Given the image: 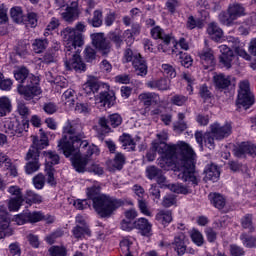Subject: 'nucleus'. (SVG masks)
<instances>
[{"instance_id":"5","label":"nucleus","mask_w":256,"mask_h":256,"mask_svg":"<svg viewBox=\"0 0 256 256\" xmlns=\"http://www.w3.org/2000/svg\"><path fill=\"white\" fill-rule=\"evenodd\" d=\"M49 143L47 140H40L39 142L33 141V146L28 150L25 160L27 161L25 165V171L27 175H33L41 169V162H39L40 151L45 149Z\"/></svg>"},{"instance_id":"4","label":"nucleus","mask_w":256,"mask_h":256,"mask_svg":"<svg viewBox=\"0 0 256 256\" xmlns=\"http://www.w3.org/2000/svg\"><path fill=\"white\" fill-rule=\"evenodd\" d=\"M64 39H66L65 44V60L64 65L67 71H76V73H83L87 69V66L81 59L79 55L80 51L77 47H83L85 42L81 37L79 32L71 30L69 28L63 31Z\"/></svg>"},{"instance_id":"24","label":"nucleus","mask_w":256,"mask_h":256,"mask_svg":"<svg viewBox=\"0 0 256 256\" xmlns=\"http://www.w3.org/2000/svg\"><path fill=\"white\" fill-rule=\"evenodd\" d=\"M220 52L222 53L220 55V63L227 69H231V61H233V58L235 57V55H233V50L227 45H222L220 46Z\"/></svg>"},{"instance_id":"2","label":"nucleus","mask_w":256,"mask_h":256,"mask_svg":"<svg viewBox=\"0 0 256 256\" xmlns=\"http://www.w3.org/2000/svg\"><path fill=\"white\" fill-rule=\"evenodd\" d=\"M103 188L99 182H95L92 186L86 188L87 199H78L74 201V207L79 211L91 207L89 201L92 202V207L101 219H109L119 207H122L123 201L112 198L101 192Z\"/></svg>"},{"instance_id":"41","label":"nucleus","mask_w":256,"mask_h":256,"mask_svg":"<svg viewBox=\"0 0 256 256\" xmlns=\"http://www.w3.org/2000/svg\"><path fill=\"white\" fill-rule=\"evenodd\" d=\"M240 241H242V244L244 247H247L248 249H253L256 247V237L251 236L247 233H242L240 235Z\"/></svg>"},{"instance_id":"15","label":"nucleus","mask_w":256,"mask_h":256,"mask_svg":"<svg viewBox=\"0 0 256 256\" xmlns=\"http://www.w3.org/2000/svg\"><path fill=\"white\" fill-rule=\"evenodd\" d=\"M233 153L238 159H244L247 155L256 157V146L249 142H242L234 147Z\"/></svg>"},{"instance_id":"44","label":"nucleus","mask_w":256,"mask_h":256,"mask_svg":"<svg viewBox=\"0 0 256 256\" xmlns=\"http://www.w3.org/2000/svg\"><path fill=\"white\" fill-rule=\"evenodd\" d=\"M120 249L124 256H133V243L128 238H124L120 242Z\"/></svg>"},{"instance_id":"23","label":"nucleus","mask_w":256,"mask_h":256,"mask_svg":"<svg viewBox=\"0 0 256 256\" xmlns=\"http://www.w3.org/2000/svg\"><path fill=\"white\" fill-rule=\"evenodd\" d=\"M201 18L195 19L193 16H189L186 22L187 29L193 30L195 27L203 29V21L209 17V12L206 10H200Z\"/></svg>"},{"instance_id":"30","label":"nucleus","mask_w":256,"mask_h":256,"mask_svg":"<svg viewBox=\"0 0 256 256\" xmlns=\"http://www.w3.org/2000/svg\"><path fill=\"white\" fill-rule=\"evenodd\" d=\"M23 203L30 206L39 205L40 203H43V196L35 193L33 190H26L23 196Z\"/></svg>"},{"instance_id":"58","label":"nucleus","mask_w":256,"mask_h":256,"mask_svg":"<svg viewBox=\"0 0 256 256\" xmlns=\"http://www.w3.org/2000/svg\"><path fill=\"white\" fill-rule=\"evenodd\" d=\"M45 175L43 173H39L36 176L33 177L32 183L35 187V189H43L45 187Z\"/></svg>"},{"instance_id":"51","label":"nucleus","mask_w":256,"mask_h":256,"mask_svg":"<svg viewBox=\"0 0 256 256\" xmlns=\"http://www.w3.org/2000/svg\"><path fill=\"white\" fill-rule=\"evenodd\" d=\"M179 62L181 63L182 67L189 69L191 65H193V58L191 55L183 52H179Z\"/></svg>"},{"instance_id":"37","label":"nucleus","mask_w":256,"mask_h":256,"mask_svg":"<svg viewBox=\"0 0 256 256\" xmlns=\"http://www.w3.org/2000/svg\"><path fill=\"white\" fill-rule=\"evenodd\" d=\"M72 233L75 239H83L85 235H87L88 237H91V229H89V226L76 225L73 228Z\"/></svg>"},{"instance_id":"40","label":"nucleus","mask_w":256,"mask_h":256,"mask_svg":"<svg viewBox=\"0 0 256 256\" xmlns=\"http://www.w3.org/2000/svg\"><path fill=\"white\" fill-rule=\"evenodd\" d=\"M185 120V113L179 112L178 113V121L174 122L173 129L177 131V133H183L187 129V123Z\"/></svg>"},{"instance_id":"61","label":"nucleus","mask_w":256,"mask_h":256,"mask_svg":"<svg viewBox=\"0 0 256 256\" xmlns=\"http://www.w3.org/2000/svg\"><path fill=\"white\" fill-rule=\"evenodd\" d=\"M191 239L195 245L198 247H202V245L205 243V239L203 238V234L199 232L198 230H194L191 234Z\"/></svg>"},{"instance_id":"1","label":"nucleus","mask_w":256,"mask_h":256,"mask_svg":"<svg viewBox=\"0 0 256 256\" xmlns=\"http://www.w3.org/2000/svg\"><path fill=\"white\" fill-rule=\"evenodd\" d=\"M158 159V165L161 169L169 171L173 169L178 172V179H181L187 185L197 187L199 185V174L195 171V151L185 142L175 145H168L165 152Z\"/></svg>"},{"instance_id":"14","label":"nucleus","mask_w":256,"mask_h":256,"mask_svg":"<svg viewBox=\"0 0 256 256\" xmlns=\"http://www.w3.org/2000/svg\"><path fill=\"white\" fill-rule=\"evenodd\" d=\"M151 36L153 39H161L163 44H160L158 49L163 51V53L168 51V47L171 44V34L165 33V30H163L160 26H155L150 31Z\"/></svg>"},{"instance_id":"3","label":"nucleus","mask_w":256,"mask_h":256,"mask_svg":"<svg viewBox=\"0 0 256 256\" xmlns=\"http://www.w3.org/2000/svg\"><path fill=\"white\" fill-rule=\"evenodd\" d=\"M85 139V132H83V124L79 118L68 120L63 127V136L58 141V149L62 151L65 157L77 155L79 147L81 151L87 149L89 142Z\"/></svg>"},{"instance_id":"25","label":"nucleus","mask_w":256,"mask_h":256,"mask_svg":"<svg viewBox=\"0 0 256 256\" xmlns=\"http://www.w3.org/2000/svg\"><path fill=\"white\" fill-rule=\"evenodd\" d=\"M146 86L149 89H158V91H169V89H171V80L167 78L151 80L146 83Z\"/></svg>"},{"instance_id":"17","label":"nucleus","mask_w":256,"mask_h":256,"mask_svg":"<svg viewBox=\"0 0 256 256\" xmlns=\"http://www.w3.org/2000/svg\"><path fill=\"white\" fill-rule=\"evenodd\" d=\"M13 235V230L9 228V214L3 208L0 209V239Z\"/></svg>"},{"instance_id":"21","label":"nucleus","mask_w":256,"mask_h":256,"mask_svg":"<svg viewBox=\"0 0 256 256\" xmlns=\"http://www.w3.org/2000/svg\"><path fill=\"white\" fill-rule=\"evenodd\" d=\"M14 77L16 81H19V85H26L27 83H31V81H35V79H37V76L30 74L29 69L25 67L14 71Z\"/></svg>"},{"instance_id":"48","label":"nucleus","mask_w":256,"mask_h":256,"mask_svg":"<svg viewBox=\"0 0 256 256\" xmlns=\"http://www.w3.org/2000/svg\"><path fill=\"white\" fill-rule=\"evenodd\" d=\"M228 166L233 171V173H239V171H242V173H246L249 177V168H247V166H244L237 161H229Z\"/></svg>"},{"instance_id":"52","label":"nucleus","mask_w":256,"mask_h":256,"mask_svg":"<svg viewBox=\"0 0 256 256\" xmlns=\"http://www.w3.org/2000/svg\"><path fill=\"white\" fill-rule=\"evenodd\" d=\"M242 227L243 229H249L251 233L255 231V227H253V215L252 214H246L242 218Z\"/></svg>"},{"instance_id":"20","label":"nucleus","mask_w":256,"mask_h":256,"mask_svg":"<svg viewBox=\"0 0 256 256\" xmlns=\"http://www.w3.org/2000/svg\"><path fill=\"white\" fill-rule=\"evenodd\" d=\"M125 155L123 153H116L114 159L107 161V169L110 173H115V171H121L123 165H125Z\"/></svg>"},{"instance_id":"12","label":"nucleus","mask_w":256,"mask_h":256,"mask_svg":"<svg viewBox=\"0 0 256 256\" xmlns=\"http://www.w3.org/2000/svg\"><path fill=\"white\" fill-rule=\"evenodd\" d=\"M92 45L102 55H109L111 53V42L105 38L104 33L91 34Z\"/></svg>"},{"instance_id":"16","label":"nucleus","mask_w":256,"mask_h":256,"mask_svg":"<svg viewBox=\"0 0 256 256\" xmlns=\"http://www.w3.org/2000/svg\"><path fill=\"white\" fill-rule=\"evenodd\" d=\"M42 219L43 213L41 212H25L14 217V221L17 225H25V223H39Z\"/></svg>"},{"instance_id":"6","label":"nucleus","mask_w":256,"mask_h":256,"mask_svg":"<svg viewBox=\"0 0 256 256\" xmlns=\"http://www.w3.org/2000/svg\"><path fill=\"white\" fill-rule=\"evenodd\" d=\"M97 151V146H87V148L81 150V147H79V152L76 154H71L70 157L72 158V165L77 171V173H85L87 171V164L89 163L91 156L95 154Z\"/></svg>"},{"instance_id":"19","label":"nucleus","mask_w":256,"mask_h":256,"mask_svg":"<svg viewBox=\"0 0 256 256\" xmlns=\"http://www.w3.org/2000/svg\"><path fill=\"white\" fill-rule=\"evenodd\" d=\"M200 61L205 69L213 67L215 65V54L213 49L206 47L201 52H199Z\"/></svg>"},{"instance_id":"55","label":"nucleus","mask_w":256,"mask_h":256,"mask_svg":"<svg viewBox=\"0 0 256 256\" xmlns=\"http://www.w3.org/2000/svg\"><path fill=\"white\" fill-rule=\"evenodd\" d=\"M162 73L170 79L177 77V71H175V68L171 64H162Z\"/></svg>"},{"instance_id":"13","label":"nucleus","mask_w":256,"mask_h":256,"mask_svg":"<svg viewBox=\"0 0 256 256\" xmlns=\"http://www.w3.org/2000/svg\"><path fill=\"white\" fill-rule=\"evenodd\" d=\"M210 131H212L216 141H223V139H227L233 133V127L229 123L221 125L215 122L210 125Z\"/></svg>"},{"instance_id":"27","label":"nucleus","mask_w":256,"mask_h":256,"mask_svg":"<svg viewBox=\"0 0 256 256\" xmlns=\"http://www.w3.org/2000/svg\"><path fill=\"white\" fill-rule=\"evenodd\" d=\"M99 103H103L104 107H113L117 98L113 90L103 91L98 96Z\"/></svg>"},{"instance_id":"57","label":"nucleus","mask_w":256,"mask_h":256,"mask_svg":"<svg viewBox=\"0 0 256 256\" xmlns=\"http://www.w3.org/2000/svg\"><path fill=\"white\" fill-rule=\"evenodd\" d=\"M204 143L208 149H215V134L211 130L204 133Z\"/></svg>"},{"instance_id":"32","label":"nucleus","mask_w":256,"mask_h":256,"mask_svg":"<svg viewBox=\"0 0 256 256\" xmlns=\"http://www.w3.org/2000/svg\"><path fill=\"white\" fill-rule=\"evenodd\" d=\"M207 33L210 35L213 41H221L223 38V30L215 22L208 25Z\"/></svg>"},{"instance_id":"47","label":"nucleus","mask_w":256,"mask_h":256,"mask_svg":"<svg viewBox=\"0 0 256 256\" xmlns=\"http://www.w3.org/2000/svg\"><path fill=\"white\" fill-rule=\"evenodd\" d=\"M139 57H141V54L137 52H133L130 48H127L124 51V56H123V63H134L135 60H137Z\"/></svg>"},{"instance_id":"29","label":"nucleus","mask_w":256,"mask_h":256,"mask_svg":"<svg viewBox=\"0 0 256 256\" xmlns=\"http://www.w3.org/2000/svg\"><path fill=\"white\" fill-rule=\"evenodd\" d=\"M139 101L143 103L145 107H151V105L154 103V105H157L159 103V94L154 92H146L142 93L138 96Z\"/></svg>"},{"instance_id":"33","label":"nucleus","mask_w":256,"mask_h":256,"mask_svg":"<svg viewBox=\"0 0 256 256\" xmlns=\"http://www.w3.org/2000/svg\"><path fill=\"white\" fill-rule=\"evenodd\" d=\"M213 82L216 89H227V87L231 85V79L229 78V76H225L224 74L214 75Z\"/></svg>"},{"instance_id":"53","label":"nucleus","mask_w":256,"mask_h":256,"mask_svg":"<svg viewBox=\"0 0 256 256\" xmlns=\"http://www.w3.org/2000/svg\"><path fill=\"white\" fill-rule=\"evenodd\" d=\"M10 15L15 23H23V10H21V7H13L10 10Z\"/></svg>"},{"instance_id":"43","label":"nucleus","mask_w":256,"mask_h":256,"mask_svg":"<svg viewBox=\"0 0 256 256\" xmlns=\"http://www.w3.org/2000/svg\"><path fill=\"white\" fill-rule=\"evenodd\" d=\"M88 23L92 25V27H101V25H103V11L95 10L93 17L88 19Z\"/></svg>"},{"instance_id":"39","label":"nucleus","mask_w":256,"mask_h":256,"mask_svg":"<svg viewBox=\"0 0 256 256\" xmlns=\"http://www.w3.org/2000/svg\"><path fill=\"white\" fill-rule=\"evenodd\" d=\"M64 105L66 107H73L75 105V90L73 89H68L66 90L61 97Z\"/></svg>"},{"instance_id":"59","label":"nucleus","mask_w":256,"mask_h":256,"mask_svg":"<svg viewBox=\"0 0 256 256\" xmlns=\"http://www.w3.org/2000/svg\"><path fill=\"white\" fill-rule=\"evenodd\" d=\"M49 253L50 256H67V248L65 246H52Z\"/></svg>"},{"instance_id":"11","label":"nucleus","mask_w":256,"mask_h":256,"mask_svg":"<svg viewBox=\"0 0 256 256\" xmlns=\"http://www.w3.org/2000/svg\"><path fill=\"white\" fill-rule=\"evenodd\" d=\"M8 193L12 196L8 202L9 211H19L23 205V191L19 186H10Z\"/></svg>"},{"instance_id":"31","label":"nucleus","mask_w":256,"mask_h":256,"mask_svg":"<svg viewBox=\"0 0 256 256\" xmlns=\"http://www.w3.org/2000/svg\"><path fill=\"white\" fill-rule=\"evenodd\" d=\"M132 66L136 75H139L140 77H145V75H147V61L145 60V58H143V56H140L138 59H136L133 62Z\"/></svg>"},{"instance_id":"35","label":"nucleus","mask_w":256,"mask_h":256,"mask_svg":"<svg viewBox=\"0 0 256 256\" xmlns=\"http://www.w3.org/2000/svg\"><path fill=\"white\" fill-rule=\"evenodd\" d=\"M228 13L230 14L231 18L236 21V19H239V17H243L245 15V8L241 6V4H231L228 7Z\"/></svg>"},{"instance_id":"38","label":"nucleus","mask_w":256,"mask_h":256,"mask_svg":"<svg viewBox=\"0 0 256 256\" xmlns=\"http://www.w3.org/2000/svg\"><path fill=\"white\" fill-rule=\"evenodd\" d=\"M209 199L216 209H223L226 205L225 197L219 193L210 194Z\"/></svg>"},{"instance_id":"45","label":"nucleus","mask_w":256,"mask_h":256,"mask_svg":"<svg viewBox=\"0 0 256 256\" xmlns=\"http://www.w3.org/2000/svg\"><path fill=\"white\" fill-rule=\"evenodd\" d=\"M187 101H189V97L183 94H175L170 98V103L176 105V107L187 105Z\"/></svg>"},{"instance_id":"54","label":"nucleus","mask_w":256,"mask_h":256,"mask_svg":"<svg viewBox=\"0 0 256 256\" xmlns=\"http://www.w3.org/2000/svg\"><path fill=\"white\" fill-rule=\"evenodd\" d=\"M120 141L123 147H130V151H135V140L131 138V135L123 134L120 137Z\"/></svg>"},{"instance_id":"18","label":"nucleus","mask_w":256,"mask_h":256,"mask_svg":"<svg viewBox=\"0 0 256 256\" xmlns=\"http://www.w3.org/2000/svg\"><path fill=\"white\" fill-rule=\"evenodd\" d=\"M101 87H103V84L99 82V79L95 76H90L82 86V89L85 95H95V93H99Z\"/></svg>"},{"instance_id":"50","label":"nucleus","mask_w":256,"mask_h":256,"mask_svg":"<svg viewBox=\"0 0 256 256\" xmlns=\"http://www.w3.org/2000/svg\"><path fill=\"white\" fill-rule=\"evenodd\" d=\"M61 17L64 21L67 23H73L77 17H79V13L75 12L74 10H71L69 8L65 9V12L61 14Z\"/></svg>"},{"instance_id":"64","label":"nucleus","mask_w":256,"mask_h":256,"mask_svg":"<svg viewBox=\"0 0 256 256\" xmlns=\"http://www.w3.org/2000/svg\"><path fill=\"white\" fill-rule=\"evenodd\" d=\"M63 235H64L63 230H56L55 232H53L50 235L46 236L45 241L49 245H53V243H55V241H57V239H59L60 237H63Z\"/></svg>"},{"instance_id":"42","label":"nucleus","mask_w":256,"mask_h":256,"mask_svg":"<svg viewBox=\"0 0 256 256\" xmlns=\"http://www.w3.org/2000/svg\"><path fill=\"white\" fill-rule=\"evenodd\" d=\"M11 111V100L8 97H0V117H5Z\"/></svg>"},{"instance_id":"8","label":"nucleus","mask_w":256,"mask_h":256,"mask_svg":"<svg viewBox=\"0 0 256 256\" xmlns=\"http://www.w3.org/2000/svg\"><path fill=\"white\" fill-rule=\"evenodd\" d=\"M237 103L244 107V109H249V107L255 103V96L251 93L249 81L247 80H244L239 84Z\"/></svg>"},{"instance_id":"7","label":"nucleus","mask_w":256,"mask_h":256,"mask_svg":"<svg viewBox=\"0 0 256 256\" xmlns=\"http://www.w3.org/2000/svg\"><path fill=\"white\" fill-rule=\"evenodd\" d=\"M122 123L123 118L117 113L110 114L108 118L100 117L98 119V125L100 127V132L98 131V138L103 141V136L107 135V133H111V127L115 129Z\"/></svg>"},{"instance_id":"26","label":"nucleus","mask_w":256,"mask_h":256,"mask_svg":"<svg viewBox=\"0 0 256 256\" xmlns=\"http://www.w3.org/2000/svg\"><path fill=\"white\" fill-rule=\"evenodd\" d=\"M185 239H187V237L183 232L177 234L174 237V242H173L174 250L177 252V255L179 256L185 255V252L187 251V245L185 244Z\"/></svg>"},{"instance_id":"46","label":"nucleus","mask_w":256,"mask_h":256,"mask_svg":"<svg viewBox=\"0 0 256 256\" xmlns=\"http://www.w3.org/2000/svg\"><path fill=\"white\" fill-rule=\"evenodd\" d=\"M47 45H49L47 39H36L32 44L33 51L35 53H43L47 49Z\"/></svg>"},{"instance_id":"62","label":"nucleus","mask_w":256,"mask_h":256,"mask_svg":"<svg viewBox=\"0 0 256 256\" xmlns=\"http://www.w3.org/2000/svg\"><path fill=\"white\" fill-rule=\"evenodd\" d=\"M218 19L222 25H232L233 21H235L229 12H222L219 14Z\"/></svg>"},{"instance_id":"28","label":"nucleus","mask_w":256,"mask_h":256,"mask_svg":"<svg viewBox=\"0 0 256 256\" xmlns=\"http://www.w3.org/2000/svg\"><path fill=\"white\" fill-rule=\"evenodd\" d=\"M133 225L134 229H138V231H140L141 235H144V237H148V235H150L152 226L147 218H139L133 222Z\"/></svg>"},{"instance_id":"34","label":"nucleus","mask_w":256,"mask_h":256,"mask_svg":"<svg viewBox=\"0 0 256 256\" xmlns=\"http://www.w3.org/2000/svg\"><path fill=\"white\" fill-rule=\"evenodd\" d=\"M156 221L161 225H169L173 221V212L170 210H160L156 214Z\"/></svg>"},{"instance_id":"63","label":"nucleus","mask_w":256,"mask_h":256,"mask_svg":"<svg viewBox=\"0 0 256 256\" xmlns=\"http://www.w3.org/2000/svg\"><path fill=\"white\" fill-rule=\"evenodd\" d=\"M177 203V197L173 194H168L164 196L162 200V206L165 208L173 207Z\"/></svg>"},{"instance_id":"36","label":"nucleus","mask_w":256,"mask_h":256,"mask_svg":"<svg viewBox=\"0 0 256 256\" xmlns=\"http://www.w3.org/2000/svg\"><path fill=\"white\" fill-rule=\"evenodd\" d=\"M204 173L206 174V181L213 182L217 181V179H219V175H221L219 169L217 168V165L214 164L208 165Z\"/></svg>"},{"instance_id":"10","label":"nucleus","mask_w":256,"mask_h":256,"mask_svg":"<svg viewBox=\"0 0 256 256\" xmlns=\"http://www.w3.org/2000/svg\"><path fill=\"white\" fill-rule=\"evenodd\" d=\"M6 134L10 137H23V132L29 129V120H19L15 119L5 123Z\"/></svg>"},{"instance_id":"56","label":"nucleus","mask_w":256,"mask_h":256,"mask_svg":"<svg viewBox=\"0 0 256 256\" xmlns=\"http://www.w3.org/2000/svg\"><path fill=\"white\" fill-rule=\"evenodd\" d=\"M168 189L173 193L181 194V195H188L189 189L183 184H169Z\"/></svg>"},{"instance_id":"22","label":"nucleus","mask_w":256,"mask_h":256,"mask_svg":"<svg viewBox=\"0 0 256 256\" xmlns=\"http://www.w3.org/2000/svg\"><path fill=\"white\" fill-rule=\"evenodd\" d=\"M167 149H169V144L165 142L152 143V148L146 154L147 161H155V157L157 156L156 152L159 153V155H161V153H165Z\"/></svg>"},{"instance_id":"60","label":"nucleus","mask_w":256,"mask_h":256,"mask_svg":"<svg viewBox=\"0 0 256 256\" xmlns=\"http://www.w3.org/2000/svg\"><path fill=\"white\" fill-rule=\"evenodd\" d=\"M17 111L19 113V115H21V117H23L24 120H27V117H29V115H31V111L29 110V107H27V105H25V103L23 102H19L17 105Z\"/></svg>"},{"instance_id":"49","label":"nucleus","mask_w":256,"mask_h":256,"mask_svg":"<svg viewBox=\"0 0 256 256\" xmlns=\"http://www.w3.org/2000/svg\"><path fill=\"white\" fill-rule=\"evenodd\" d=\"M162 173L163 170L157 168V166H148L146 168V177H148L150 181H153V179L160 177Z\"/></svg>"},{"instance_id":"9","label":"nucleus","mask_w":256,"mask_h":256,"mask_svg":"<svg viewBox=\"0 0 256 256\" xmlns=\"http://www.w3.org/2000/svg\"><path fill=\"white\" fill-rule=\"evenodd\" d=\"M17 91L19 95L25 99V101H31L38 95H41V87H39V79L36 77L35 80L28 82L24 85H18Z\"/></svg>"}]
</instances>
